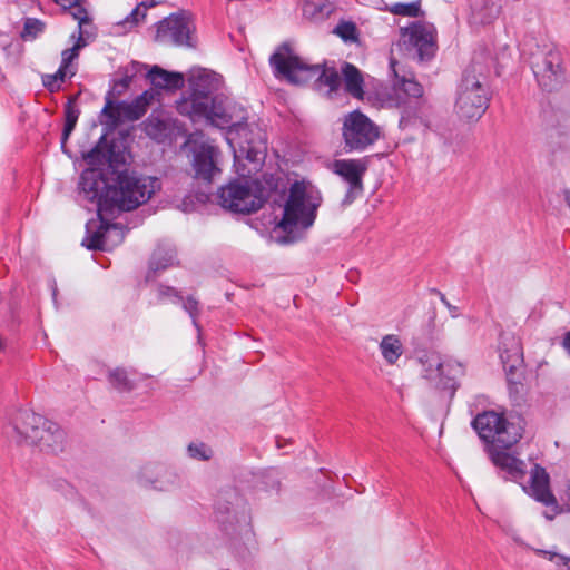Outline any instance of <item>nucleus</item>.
Wrapping results in <instances>:
<instances>
[{
	"mask_svg": "<svg viewBox=\"0 0 570 570\" xmlns=\"http://www.w3.org/2000/svg\"><path fill=\"white\" fill-rule=\"evenodd\" d=\"M43 23L35 18H27L23 24L22 37H36L42 31Z\"/></svg>",
	"mask_w": 570,
	"mask_h": 570,
	"instance_id": "obj_45",
	"label": "nucleus"
},
{
	"mask_svg": "<svg viewBox=\"0 0 570 570\" xmlns=\"http://www.w3.org/2000/svg\"><path fill=\"white\" fill-rule=\"evenodd\" d=\"M515 542L525 549L534 551L538 556L548 559L556 566L563 568V570H570V557L559 554L552 550L535 549L530 544L525 543L524 541H522L521 539H515Z\"/></svg>",
	"mask_w": 570,
	"mask_h": 570,
	"instance_id": "obj_36",
	"label": "nucleus"
},
{
	"mask_svg": "<svg viewBox=\"0 0 570 570\" xmlns=\"http://www.w3.org/2000/svg\"><path fill=\"white\" fill-rule=\"evenodd\" d=\"M60 77L57 76V72L53 75H47L43 77V86L51 92L60 89Z\"/></svg>",
	"mask_w": 570,
	"mask_h": 570,
	"instance_id": "obj_49",
	"label": "nucleus"
},
{
	"mask_svg": "<svg viewBox=\"0 0 570 570\" xmlns=\"http://www.w3.org/2000/svg\"><path fill=\"white\" fill-rule=\"evenodd\" d=\"M367 170V161L364 159H338L333 164V171L348 184V189L343 199L344 204H351L363 191V176Z\"/></svg>",
	"mask_w": 570,
	"mask_h": 570,
	"instance_id": "obj_16",
	"label": "nucleus"
},
{
	"mask_svg": "<svg viewBox=\"0 0 570 570\" xmlns=\"http://www.w3.org/2000/svg\"><path fill=\"white\" fill-rule=\"evenodd\" d=\"M158 293H159V297H161V298L176 297V298H178V301L181 299V297L178 296V293L174 287L160 285L158 288Z\"/></svg>",
	"mask_w": 570,
	"mask_h": 570,
	"instance_id": "obj_51",
	"label": "nucleus"
},
{
	"mask_svg": "<svg viewBox=\"0 0 570 570\" xmlns=\"http://www.w3.org/2000/svg\"><path fill=\"white\" fill-rule=\"evenodd\" d=\"M489 61L484 55L475 56L463 71L454 105L455 114L462 120L476 121L489 107Z\"/></svg>",
	"mask_w": 570,
	"mask_h": 570,
	"instance_id": "obj_1",
	"label": "nucleus"
},
{
	"mask_svg": "<svg viewBox=\"0 0 570 570\" xmlns=\"http://www.w3.org/2000/svg\"><path fill=\"white\" fill-rule=\"evenodd\" d=\"M76 99L77 97H70L65 106V126L61 136V148L63 151H66V142L73 131L80 115V110L76 106Z\"/></svg>",
	"mask_w": 570,
	"mask_h": 570,
	"instance_id": "obj_33",
	"label": "nucleus"
},
{
	"mask_svg": "<svg viewBox=\"0 0 570 570\" xmlns=\"http://www.w3.org/2000/svg\"><path fill=\"white\" fill-rule=\"evenodd\" d=\"M399 62L394 59H390V68L394 76L393 81V97L396 107L402 108V116L400 125L407 127L414 120L425 124V111L429 106L423 96V87L412 78H407L405 75L400 76Z\"/></svg>",
	"mask_w": 570,
	"mask_h": 570,
	"instance_id": "obj_6",
	"label": "nucleus"
},
{
	"mask_svg": "<svg viewBox=\"0 0 570 570\" xmlns=\"http://www.w3.org/2000/svg\"><path fill=\"white\" fill-rule=\"evenodd\" d=\"M51 488L61 494L66 500L73 501L78 497L76 488L65 479H56L51 482Z\"/></svg>",
	"mask_w": 570,
	"mask_h": 570,
	"instance_id": "obj_42",
	"label": "nucleus"
},
{
	"mask_svg": "<svg viewBox=\"0 0 570 570\" xmlns=\"http://www.w3.org/2000/svg\"><path fill=\"white\" fill-rule=\"evenodd\" d=\"M342 75L344 79L345 90L354 98H363L364 80L361 71L352 63L344 62L342 66Z\"/></svg>",
	"mask_w": 570,
	"mask_h": 570,
	"instance_id": "obj_29",
	"label": "nucleus"
},
{
	"mask_svg": "<svg viewBox=\"0 0 570 570\" xmlns=\"http://www.w3.org/2000/svg\"><path fill=\"white\" fill-rule=\"evenodd\" d=\"M112 150L107 146L105 136H101L99 142L83 155V159L90 166H102L111 160Z\"/></svg>",
	"mask_w": 570,
	"mask_h": 570,
	"instance_id": "obj_34",
	"label": "nucleus"
},
{
	"mask_svg": "<svg viewBox=\"0 0 570 570\" xmlns=\"http://www.w3.org/2000/svg\"><path fill=\"white\" fill-rule=\"evenodd\" d=\"M151 97V95L145 91L131 102L120 101L119 109L122 112L124 119L135 121L141 118L147 111Z\"/></svg>",
	"mask_w": 570,
	"mask_h": 570,
	"instance_id": "obj_30",
	"label": "nucleus"
},
{
	"mask_svg": "<svg viewBox=\"0 0 570 570\" xmlns=\"http://www.w3.org/2000/svg\"><path fill=\"white\" fill-rule=\"evenodd\" d=\"M94 38H95V31H94V28H92L91 24L90 26H83V27H80V24H79L77 32H73L71 35V39H73L76 41H80V39H81L85 42V47Z\"/></svg>",
	"mask_w": 570,
	"mask_h": 570,
	"instance_id": "obj_47",
	"label": "nucleus"
},
{
	"mask_svg": "<svg viewBox=\"0 0 570 570\" xmlns=\"http://www.w3.org/2000/svg\"><path fill=\"white\" fill-rule=\"evenodd\" d=\"M188 454L193 459L207 461L212 458L213 451L203 442H195L188 445Z\"/></svg>",
	"mask_w": 570,
	"mask_h": 570,
	"instance_id": "obj_43",
	"label": "nucleus"
},
{
	"mask_svg": "<svg viewBox=\"0 0 570 570\" xmlns=\"http://www.w3.org/2000/svg\"><path fill=\"white\" fill-rule=\"evenodd\" d=\"M116 240H117V235L115 233H111L110 238H109V249H111L114 246L117 245V244H112Z\"/></svg>",
	"mask_w": 570,
	"mask_h": 570,
	"instance_id": "obj_56",
	"label": "nucleus"
},
{
	"mask_svg": "<svg viewBox=\"0 0 570 570\" xmlns=\"http://www.w3.org/2000/svg\"><path fill=\"white\" fill-rule=\"evenodd\" d=\"M139 480L142 484H149L159 491H170L180 487V476L171 469L161 464H146L140 473Z\"/></svg>",
	"mask_w": 570,
	"mask_h": 570,
	"instance_id": "obj_19",
	"label": "nucleus"
},
{
	"mask_svg": "<svg viewBox=\"0 0 570 570\" xmlns=\"http://www.w3.org/2000/svg\"><path fill=\"white\" fill-rule=\"evenodd\" d=\"M142 126L146 135L154 140L161 141L167 136V125L157 116L150 115Z\"/></svg>",
	"mask_w": 570,
	"mask_h": 570,
	"instance_id": "obj_37",
	"label": "nucleus"
},
{
	"mask_svg": "<svg viewBox=\"0 0 570 570\" xmlns=\"http://www.w3.org/2000/svg\"><path fill=\"white\" fill-rule=\"evenodd\" d=\"M509 395L515 404L524 401L527 394L525 387V366L517 365L515 368H504Z\"/></svg>",
	"mask_w": 570,
	"mask_h": 570,
	"instance_id": "obj_26",
	"label": "nucleus"
},
{
	"mask_svg": "<svg viewBox=\"0 0 570 570\" xmlns=\"http://www.w3.org/2000/svg\"><path fill=\"white\" fill-rule=\"evenodd\" d=\"M147 76L151 85L160 89L173 90L178 89L184 85V78L181 73L169 72L158 66H154Z\"/></svg>",
	"mask_w": 570,
	"mask_h": 570,
	"instance_id": "obj_28",
	"label": "nucleus"
},
{
	"mask_svg": "<svg viewBox=\"0 0 570 570\" xmlns=\"http://www.w3.org/2000/svg\"><path fill=\"white\" fill-rule=\"evenodd\" d=\"M530 66L538 85L547 91L557 90L566 80L561 49L553 42H542L530 52Z\"/></svg>",
	"mask_w": 570,
	"mask_h": 570,
	"instance_id": "obj_7",
	"label": "nucleus"
},
{
	"mask_svg": "<svg viewBox=\"0 0 570 570\" xmlns=\"http://www.w3.org/2000/svg\"><path fill=\"white\" fill-rule=\"evenodd\" d=\"M101 117L107 118L106 124L115 127L121 119H124L122 112L119 109V102L114 104L111 99V92L106 96V104L101 110Z\"/></svg>",
	"mask_w": 570,
	"mask_h": 570,
	"instance_id": "obj_38",
	"label": "nucleus"
},
{
	"mask_svg": "<svg viewBox=\"0 0 570 570\" xmlns=\"http://www.w3.org/2000/svg\"><path fill=\"white\" fill-rule=\"evenodd\" d=\"M51 292H52V298H53V302L56 303V297H57V292H58V289H57V285H56V283H55V282H53V285H52V287H51Z\"/></svg>",
	"mask_w": 570,
	"mask_h": 570,
	"instance_id": "obj_57",
	"label": "nucleus"
},
{
	"mask_svg": "<svg viewBox=\"0 0 570 570\" xmlns=\"http://www.w3.org/2000/svg\"><path fill=\"white\" fill-rule=\"evenodd\" d=\"M184 309L191 316L194 325L197 326L196 314L198 312V302L193 297H188L184 303Z\"/></svg>",
	"mask_w": 570,
	"mask_h": 570,
	"instance_id": "obj_50",
	"label": "nucleus"
},
{
	"mask_svg": "<svg viewBox=\"0 0 570 570\" xmlns=\"http://www.w3.org/2000/svg\"><path fill=\"white\" fill-rule=\"evenodd\" d=\"M334 33L345 42H355L358 38L357 28L353 22L343 21L338 23L334 29Z\"/></svg>",
	"mask_w": 570,
	"mask_h": 570,
	"instance_id": "obj_41",
	"label": "nucleus"
},
{
	"mask_svg": "<svg viewBox=\"0 0 570 570\" xmlns=\"http://www.w3.org/2000/svg\"><path fill=\"white\" fill-rule=\"evenodd\" d=\"M57 2L63 8H73L80 0H57Z\"/></svg>",
	"mask_w": 570,
	"mask_h": 570,
	"instance_id": "obj_53",
	"label": "nucleus"
},
{
	"mask_svg": "<svg viewBox=\"0 0 570 570\" xmlns=\"http://www.w3.org/2000/svg\"><path fill=\"white\" fill-rule=\"evenodd\" d=\"M389 11L391 13L397 14V16L417 17L421 12L420 2H410V3L396 2V3H393L389 8Z\"/></svg>",
	"mask_w": 570,
	"mask_h": 570,
	"instance_id": "obj_40",
	"label": "nucleus"
},
{
	"mask_svg": "<svg viewBox=\"0 0 570 570\" xmlns=\"http://www.w3.org/2000/svg\"><path fill=\"white\" fill-rule=\"evenodd\" d=\"M400 50L417 57L420 61L430 60L436 49L435 28L426 22H413L401 29V36L396 43Z\"/></svg>",
	"mask_w": 570,
	"mask_h": 570,
	"instance_id": "obj_12",
	"label": "nucleus"
},
{
	"mask_svg": "<svg viewBox=\"0 0 570 570\" xmlns=\"http://www.w3.org/2000/svg\"><path fill=\"white\" fill-rule=\"evenodd\" d=\"M562 195H563V200H564V204L567 205V207L570 209V189H564L562 191Z\"/></svg>",
	"mask_w": 570,
	"mask_h": 570,
	"instance_id": "obj_55",
	"label": "nucleus"
},
{
	"mask_svg": "<svg viewBox=\"0 0 570 570\" xmlns=\"http://www.w3.org/2000/svg\"><path fill=\"white\" fill-rule=\"evenodd\" d=\"M441 302L444 304V306L449 309L452 317H458V307L451 305V303L446 299L445 295L442 293H439Z\"/></svg>",
	"mask_w": 570,
	"mask_h": 570,
	"instance_id": "obj_52",
	"label": "nucleus"
},
{
	"mask_svg": "<svg viewBox=\"0 0 570 570\" xmlns=\"http://www.w3.org/2000/svg\"><path fill=\"white\" fill-rule=\"evenodd\" d=\"M524 420L520 416L507 420L495 411L479 413L472 421V426L479 436L491 444H502L511 448L520 441L524 432Z\"/></svg>",
	"mask_w": 570,
	"mask_h": 570,
	"instance_id": "obj_8",
	"label": "nucleus"
},
{
	"mask_svg": "<svg viewBox=\"0 0 570 570\" xmlns=\"http://www.w3.org/2000/svg\"><path fill=\"white\" fill-rule=\"evenodd\" d=\"M176 252L171 246H158L150 259V269L156 273L175 264Z\"/></svg>",
	"mask_w": 570,
	"mask_h": 570,
	"instance_id": "obj_35",
	"label": "nucleus"
},
{
	"mask_svg": "<svg viewBox=\"0 0 570 570\" xmlns=\"http://www.w3.org/2000/svg\"><path fill=\"white\" fill-rule=\"evenodd\" d=\"M32 445L49 453H60L67 445V435L61 426L46 419V424L40 429Z\"/></svg>",
	"mask_w": 570,
	"mask_h": 570,
	"instance_id": "obj_21",
	"label": "nucleus"
},
{
	"mask_svg": "<svg viewBox=\"0 0 570 570\" xmlns=\"http://www.w3.org/2000/svg\"><path fill=\"white\" fill-rule=\"evenodd\" d=\"M85 47V42L76 41L72 48L66 49L61 52V65L57 70V76L60 81H65L67 77L71 78L76 75V68L72 62L78 58L80 49Z\"/></svg>",
	"mask_w": 570,
	"mask_h": 570,
	"instance_id": "obj_32",
	"label": "nucleus"
},
{
	"mask_svg": "<svg viewBox=\"0 0 570 570\" xmlns=\"http://www.w3.org/2000/svg\"><path fill=\"white\" fill-rule=\"evenodd\" d=\"M470 21L473 24H490L500 14L501 7L492 0H470Z\"/></svg>",
	"mask_w": 570,
	"mask_h": 570,
	"instance_id": "obj_25",
	"label": "nucleus"
},
{
	"mask_svg": "<svg viewBox=\"0 0 570 570\" xmlns=\"http://www.w3.org/2000/svg\"><path fill=\"white\" fill-rule=\"evenodd\" d=\"M314 7H315V6H314V3H312V2H307V3L304 6V12H308V10H309L311 8H314Z\"/></svg>",
	"mask_w": 570,
	"mask_h": 570,
	"instance_id": "obj_58",
	"label": "nucleus"
},
{
	"mask_svg": "<svg viewBox=\"0 0 570 570\" xmlns=\"http://www.w3.org/2000/svg\"><path fill=\"white\" fill-rule=\"evenodd\" d=\"M421 364V375L438 390L449 391L453 397L459 387V379L465 374L463 363L448 360L443 361L440 354L432 351H423L417 354Z\"/></svg>",
	"mask_w": 570,
	"mask_h": 570,
	"instance_id": "obj_9",
	"label": "nucleus"
},
{
	"mask_svg": "<svg viewBox=\"0 0 570 570\" xmlns=\"http://www.w3.org/2000/svg\"><path fill=\"white\" fill-rule=\"evenodd\" d=\"M219 154L218 148L208 142L194 146L191 165L197 179L212 183L215 176L220 173L217 164Z\"/></svg>",
	"mask_w": 570,
	"mask_h": 570,
	"instance_id": "obj_17",
	"label": "nucleus"
},
{
	"mask_svg": "<svg viewBox=\"0 0 570 570\" xmlns=\"http://www.w3.org/2000/svg\"><path fill=\"white\" fill-rule=\"evenodd\" d=\"M108 381L111 386L118 391H130L134 389V384L128 377L125 368H114L108 373Z\"/></svg>",
	"mask_w": 570,
	"mask_h": 570,
	"instance_id": "obj_39",
	"label": "nucleus"
},
{
	"mask_svg": "<svg viewBox=\"0 0 570 570\" xmlns=\"http://www.w3.org/2000/svg\"><path fill=\"white\" fill-rule=\"evenodd\" d=\"M380 137L381 128L362 111L353 110L343 117L342 138L346 151H364Z\"/></svg>",
	"mask_w": 570,
	"mask_h": 570,
	"instance_id": "obj_11",
	"label": "nucleus"
},
{
	"mask_svg": "<svg viewBox=\"0 0 570 570\" xmlns=\"http://www.w3.org/2000/svg\"><path fill=\"white\" fill-rule=\"evenodd\" d=\"M234 501H235L236 504H238L242 501L239 495L236 492H234V491L226 492L224 500L219 499L217 501V503H216V514H217V520L219 522H222V523H226V522L233 523V521H235V522L238 523L240 521V519L243 521L246 520V515H245L244 512L239 517L238 512L232 507V505H234Z\"/></svg>",
	"mask_w": 570,
	"mask_h": 570,
	"instance_id": "obj_27",
	"label": "nucleus"
},
{
	"mask_svg": "<svg viewBox=\"0 0 570 570\" xmlns=\"http://www.w3.org/2000/svg\"><path fill=\"white\" fill-rule=\"evenodd\" d=\"M510 448H503L502 444H490L488 446V453L491 462L502 472H504L509 479L514 481H521L527 474V464L508 450Z\"/></svg>",
	"mask_w": 570,
	"mask_h": 570,
	"instance_id": "obj_18",
	"label": "nucleus"
},
{
	"mask_svg": "<svg viewBox=\"0 0 570 570\" xmlns=\"http://www.w3.org/2000/svg\"><path fill=\"white\" fill-rule=\"evenodd\" d=\"M379 348L389 365H395L403 354V344L400 337L394 334L383 336Z\"/></svg>",
	"mask_w": 570,
	"mask_h": 570,
	"instance_id": "obj_31",
	"label": "nucleus"
},
{
	"mask_svg": "<svg viewBox=\"0 0 570 570\" xmlns=\"http://www.w3.org/2000/svg\"><path fill=\"white\" fill-rule=\"evenodd\" d=\"M141 66L138 62H131L130 67L126 69V75L115 82V88L126 90L132 81V77L140 70Z\"/></svg>",
	"mask_w": 570,
	"mask_h": 570,
	"instance_id": "obj_44",
	"label": "nucleus"
},
{
	"mask_svg": "<svg viewBox=\"0 0 570 570\" xmlns=\"http://www.w3.org/2000/svg\"><path fill=\"white\" fill-rule=\"evenodd\" d=\"M100 217L99 228L88 234L82 240V245L90 250H109V238L111 233L117 235V240L112 244H120L125 239V229L118 224H108L105 222L104 216Z\"/></svg>",
	"mask_w": 570,
	"mask_h": 570,
	"instance_id": "obj_22",
	"label": "nucleus"
},
{
	"mask_svg": "<svg viewBox=\"0 0 570 570\" xmlns=\"http://www.w3.org/2000/svg\"><path fill=\"white\" fill-rule=\"evenodd\" d=\"M269 63L274 68L276 77L285 78L293 85H304L315 78L321 85L334 91L341 82L340 75L334 68L307 63L293 52L288 43L278 47L271 56Z\"/></svg>",
	"mask_w": 570,
	"mask_h": 570,
	"instance_id": "obj_3",
	"label": "nucleus"
},
{
	"mask_svg": "<svg viewBox=\"0 0 570 570\" xmlns=\"http://www.w3.org/2000/svg\"><path fill=\"white\" fill-rule=\"evenodd\" d=\"M523 490L547 507L557 505L556 497L550 490L549 474L538 464L531 470L529 485H523Z\"/></svg>",
	"mask_w": 570,
	"mask_h": 570,
	"instance_id": "obj_20",
	"label": "nucleus"
},
{
	"mask_svg": "<svg viewBox=\"0 0 570 570\" xmlns=\"http://www.w3.org/2000/svg\"><path fill=\"white\" fill-rule=\"evenodd\" d=\"M160 188L158 178L121 171L116 184L107 191L115 209L129 212L147 203Z\"/></svg>",
	"mask_w": 570,
	"mask_h": 570,
	"instance_id": "obj_5",
	"label": "nucleus"
},
{
	"mask_svg": "<svg viewBox=\"0 0 570 570\" xmlns=\"http://www.w3.org/2000/svg\"><path fill=\"white\" fill-rule=\"evenodd\" d=\"M500 360L503 368H515L517 365L524 364L523 348L514 336H502L500 342Z\"/></svg>",
	"mask_w": 570,
	"mask_h": 570,
	"instance_id": "obj_24",
	"label": "nucleus"
},
{
	"mask_svg": "<svg viewBox=\"0 0 570 570\" xmlns=\"http://www.w3.org/2000/svg\"><path fill=\"white\" fill-rule=\"evenodd\" d=\"M237 136L242 141L239 142V149L235 151V158H245L257 167L265 158V140L262 137H258L257 139H249L247 124L246 131H240Z\"/></svg>",
	"mask_w": 570,
	"mask_h": 570,
	"instance_id": "obj_23",
	"label": "nucleus"
},
{
	"mask_svg": "<svg viewBox=\"0 0 570 570\" xmlns=\"http://www.w3.org/2000/svg\"><path fill=\"white\" fill-rule=\"evenodd\" d=\"M219 205L235 214H252L265 203L264 189L254 180L234 179L218 190Z\"/></svg>",
	"mask_w": 570,
	"mask_h": 570,
	"instance_id": "obj_10",
	"label": "nucleus"
},
{
	"mask_svg": "<svg viewBox=\"0 0 570 570\" xmlns=\"http://www.w3.org/2000/svg\"><path fill=\"white\" fill-rule=\"evenodd\" d=\"M562 346L570 355V332H567L563 336Z\"/></svg>",
	"mask_w": 570,
	"mask_h": 570,
	"instance_id": "obj_54",
	"label": "nucleus"
},
{
	"mask_svg": "<svg viewBox=\"0 0 570 570\" xmlns=\"http://www.w3.org/2000/svg\"><path fill=\"white\" fill-rule=\"evenodd\" d=\"M147 6L141 2L139 3L131 13L125 19L124 24H128L130 27L136 26L140 20H142L146 16Z\"/></svg>",
	"mask_w": 570,
	"mask_h": 570,
	"instance_id": "obj_46",
	"label": "nucleus"
},
{
	"mask_svg": "<svg viewBox=\"0 0 570 570\" xmlns=\"http://www.w3.org/2000/svg\"><path fill=\"white\" fill-rule=\"evenodd\" d=\"M71 10H72L71 14H72L73 19L78 21V26L79 24H80V27L90 26L91 19L88 14V11L82 6H80L79 2L73 8H71Z\"/></svg>",
	"mask_w": 570,
	"mask_h": 570,
	"instance_id": "obj_48",
	"label": "nucleus"
},
{
	"mask_svg": "<svg viewBox=\"0 0 570 570\" xmlns=\"http://www.w3.org/2000/svg\"><path fill=\"white\" fill-rule=\"evenodd\" d=\"M46 424V419L30 410H18L11 416L4 429L7 438L16 444L31 445L40 429Z\"/></svg>",
	"mask_w": 570,
	"mask_h": 570,
	"instance_id": "obj_13",
	"label": "nucleus"
},
{
	"mask_svg": "<svg viewBox=\"0 0 570 570\" xmlns=\"http://www.w3.org/2000/svg\"><path fill=\"white\" fill-rule=\"evenodd\" d=\"M214 76L203 71L193 83L190 98L181 106V111L187 110L189 116L195 118H206L213 125L219 128H228L229 134L246 131L247 115L242 110V116L234 117L230 112L232 106H223L212 97V81ZM235 107L233 106V109Z\"/></svg>",
	"mask_w": 570,
	"mask_h": 570,
	"instance_id": "obj_2",
	"label": "nucleus"
},
{
	"mask_svg": "<svg viewBox=\"0 0 570 570\" xmlns=\"http://www.w3.org/2000/svg\"><path fill=\"white\" fill-rule=\"evenodd\" d=\"M321 196L303 181H295L284 206L278 227L287 235L288 242H295L301 233L308 229L316 218Z\"/></svg>",
	"mask_w": 570,
	"mask_h": 570,
	"instance_id": "obj_4",
	"label": "nucleus"
},
{
	"mask_svg": "<svg viewBox=\"0 0 570 570\" xmlns=\"http://www.w3.org/2000/svg\"><path fill=\"white\" fill-rule=\"evenodd\" d=\"M191 26L186 13H173L157 23L156 41L161 45L193 47Z\"/></svg>",
	"mask_w": 570,
	"mask_h": 570,
	"instance_id": "obj_14",
	"label": "nucleus"
},
{
	"mask_svg": "<svg viewBox=\"0 0 570 570\" xmlns=\"http://www.w3.org/2000/svg\"><path fill=\"white\" fill-rule=\"evenodd\" d=\"M111 187L112 185H108L104 175L97 169H86L80 176V191L88 200L97 204L99 216L112 215V203L107 197V191Z\"/></svg>",
	"mask_w": 570,
	"mask_h": 570,
	"instance_id": "obj_15",
	"label": "nucleus"
}]
</instances>
